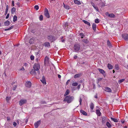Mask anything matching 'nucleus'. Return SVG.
<instances>
[{
	"label": "nucleus",
	"instance_id": "obj_38",
	"mask_svg": "<svg viewBox=\"0 0 128 128\" xmlns=\"http://www.w3.org/2000/svg\"><path fill=\"white\" fill-rule=\"evenodd\" d=\"M125 80V79H123L121 80H118L119 82H120V83H121L123 81H124Z\"/></svg>",
	"mask_w": 128,
	"mask_h": 128
},
{
	"label": "nucleus",
	"instance_id": "obj_8",
	"mask_svg": "<svg viewBox=\"0 0 128 128\" xmlns=\"http://www.w3.org/2000/svg\"><path fill=\"white\" fill-rule=\"evenodd\" d=\"M41 123V121L40 120H39L36 122L34 124V126L36 128H37L39 126Z\"/></svg>",
	"mask_w": 128,
	"mask_h": 128
},
{
	"label": "nucleus",
	"instance_id": "obj_42",
	"mask_svg": "<svg viewBox=\"0 0 128 128\" xmlns=\"http://www.w3.org/2000/svg\"><path fill=\"white\" fill-rule=\"evenodd\" d=\"M30 58L31 60H34V56L32 55L30 56Z\"/></svg>",
	"mask_w": 128,
	"mask_h": 128
},
{
	"label": "nucleus",
	"instance_id": "obj_30",
	"mask_svg": "<svg viewBox=\"0 0 128 128\" xmlns=\"http://www.w3.org/2000/svg\"><path fill=\"white\" fill-rule=\"evenodd\" d=\"M106 125L107 126L108 128L110 127L111 126V124L108 122H106Z\"/></svg>",
	"mask_w": 128,
	"mask_h": 128
},
{
	"label": "nucleus",
	"instance_id": "obj_2",
	"mask_svg": "<svg viewBox=\"0 0 128 128\" xmlns=\"http://www.w3.org/2000/svg\"><path fill=\"white\" fill-rule=\"evenodd\" d=\"M80 44H76L74 45V48L75 52H78L80 50Z\"/></svg>",
	"mask_w": 128,
	"mask_h": 128
},
{
	"label": "nucleus",
	"instance_id": "obj_3",
	"mask_svg": "<svg viewBox=\"0 0 128 128\" xmlns=\"http://www.w3.org/2000/svg\"><path fill=\"white\" fill-rule=\"evenodd\" d=\"M34 69L36 70H38L40 68V65L38 64H35L33 67Z\"/></svg>",
	"mask_w": 128,
	"mask_h": 128
},
{
	"label": "nucleus",
	"instance_id": "obj_10",
	"mask_svg": "<svg viewBox=\"0 0 128 128\" xmlns=\"http://www.w3.org/2000/svg\"><path fill=\"white\" fill-rule=\"evenodd\" d=\"M47 38H48V39L49 40H50V41L52 40V41L51 42H53V41L52 40H55V39H54V36H52V35H50V36H48V37Z\"/></svg>",
	"mask_w": 128,
	"mask_h": 128
},
{
	"label": "nucleus",
	"instance_id": "obj_35",
	"mask_svg": "<svg viewBox=\"0 0 128 128\" xmlns=\"http://www.w3.org/2000/svg\"><path fill=\"white\" fill-rule=\"evenodd\" d=\"M43 16L42 15H40L39 17V18L40 20H42L43 19Z\"/></svg>",
	"mask_w": 128,
	"mask_h": 128
},
{
	"label": "nucleus",
	"instance_id": "obj_29",
	"mask_svg": "<svg viewBox=\"0 0 128 128\" xmlns=\"http://www.w3.org/2000/svg\"><path fill=\"white\" fill-rule=\"evenodd\" d=\"M110 118L112 121L115 122H117L118 121V120L117 119L111 117Z\"/></svg>",
	"mask_w": 128,
	"mask_h": 128
},
{
	"label": "nucleus",
	"instance_id": "obj_16",
	"mask_svg": "<svg viewBox=\"0 0 128 128\" xmlns=\"http://www.w3.org/2000/svg\"><path fill=\"white\" fill-rule=\"evenodd\" d=\"M96 25L95 23H94L92 25V28L94 31L95 32L96 30Z\"/></svg>",
	"mask_w": 128,
	"mask_h": 128
},
{
	"label": "nucleus",
	"instance_id": "obj_36",
	"mask_svg": "<svg viewBox=\"0 0 128 128\" xmlns=\"http://www.w3.org/2000/svg\"><path fill=\"white\" fill-rule=\"evenodd\" d=\"M79 35L80 36H82L81 38H84V37L85 36L84 35V34L82 33H80L79 34Z\"/></svg>",
	"mask_w": 128,
	"mask_h": 128
},
{
	"label": "nucleus",
	"instance_id": "obj_9",
	"mask_svg": "<svg viewBox=\"0 0 128 128\" xmlns=\"http://www.w3.org/2000/svg\"><path fill=\"white\" fill-rule=\"evenodd\" d=\"M108 120V118L106 117H103L102 118V123L103 124H104Z\"/></svg>",
	"mask_w": 128,
	"mask_h": 128
},
{
	"label": "nucleus",
	"instance_id": "obj_18",
	"mask_svg": "<svg viewBox=\"0 0 128 128\" xmlns=\"http://www.w3.org/2000/svg\"><path fill=\"white\" fill-rule=\"evenodd\" d=\"M44 45L46 47H48L50 46V44L48 42H46L44 44Z\"/></svg>",
	"mask_w": 128,
	"mask_h": 128
},
{
	"label": "nucleus",
	"instance_id": "obj_12",
	"mask_svg": "<svg viewBox=\"0 0 128 128\" xmlns=\"http://www.w3.org/2000/svg\"><path fill=\"white\" fill-rule=\"evenodd\" d=\"M98 70L99 72L103 74V75L104 76H105V72L102 69H100V68H98Z\"/></svg>",
	"mask_w": 128,
	"mask_h": 128
},
{
	"label": "nucleus",
	"instance_id": "obj_62",
	"mask_svg": "<svg viewBox=\"0 0 128 128\" xmlns=\"http://www.w3.org/2000/svg\"><path fill=\"white\" fill-rule=\"evenodd\" d=\"M77 56L76 55H75L74 57V58L75 59H76L77 58Z\"/></svg>",
	"mask_w": 128,
	"mask_h": 128
},
{
	"label": "nucleus",
	"instance_id": "obj_24",
	"mask_svg": "<svg viewBox=\"0 0 128 128\" xmlns=\"http://www.w3.org/2000/svg\"><path fill=\"white\" fill-rule=\"evenodd\" d=\"M14 27V26L12 25V26L10 27L9 28H6L4 29V30L5 31H7L8 30H10L12 29Z\"/></svg>",
	"mask_w": 128,
	"mask_h": 128
},
{
	"label": "nucleus",
	"instance_id": "obj_5",
	"mask_svg": "<svg viewBox=\"0 0 128 128\" xmlns=\"http://www.w3.org/2000/svg\"><path fill=\"white\" fill-rule=\"evenodd\" d=\"M27 102V100L26 99H21L19 102V104L21 106L24 104H26Z\"/></svg>",
	"mask_w": 128,
	"mask_h": 128
},
{
	"label": "nucleus",
	"instance_id": "obj_32",
	"mask_svg": "<svg viewBox=\"0 0 128 128\" xmlns=\"http://www.w3.org/2000/svg\"><path fill=\"white\" fill-rule=\"evenodd\" d=\"M107 44L109 46H112L109 40H108L107 42Z\"/></svg>",
	"mask_w": 128,
	"mask_h": 128
},
{
	"label": "nucleus",
	"instance_id": "obj_28",
	"mask_svg": "<svg viewBox=\"0 0 128 128\" xmlns=\"http://www.w3.org/2000/svg\"><path fill=\"white\" fill-rule=\"evenodd\" d=\"M90 107L91 109L93 110L94 108V104L92 102H91L90 105Z\"/></svg>",
	"mask_w": 128,
	"mask_h": 128
},
{
	"label": "nucleus",
	"instance_id": "obj_14",
	"mask_svg": "<svg viewBox=\"0 0 128 128\" xmlns=\"http://www.w3.org/2000/svg\"><path fill=\"white\" fill-rule=\"evenodd\" d=\"M44 84H46V82L45 78L44 76L42 77V80H40Z\"/></svg>",
	"mask_w": 128,
	"mask_h": 128
},
{
	"label": "nucleus",
	"instance_id": "obj_20",
	"mask_svg": "<svg viewBox=\"0 0 128 128\" xmlns=\"http://www.w3.org/2000/svg\"><path fill=\"white\" fill-rule=\"evenodd\" d=\"M81 76V74H75L74 77V78H78L79 77H80Z\"/></svg>",
	"mask_w": 128,
	"mask_h": 128
},
{
	"label": "nucleus",
	"instance_id": "obj_45",
	"mask_svg": "<svg viewBox=\"0 0 128 128\" xmlns=\"http://www.w3.org/2000/svg\"><path fill=\"white\" fill-rule=\"evenodd\" d=\"M16 87H17L16 86H14L13 87V88H12L13 90H15L16 89Z\"/></svg>",
	"mask_w": 128,
	"mask_h": 128
},
{
	"label": "nucleus",
	"instance_id": "obj_58",
	"mask_svg": "<svg viewBox=\"0 0 128 128\" xmlns=\"http://www.w3.org/2000/svg\"><path fill=\"white\" fill-rule=\"evenodd\" d=\"M9 16V14H8L6 16V19L8 18Z\"/></svg>",
	"mask_w": 128,
	"mask_h": 128
},
{
	"label": "nucleus",
	"instance_id": "obj_22",
	"mask_svg": "<svg viewBox=\"0 0 128 128\" xmlns=\"http://www.w3.org/2000/svg\"><path fill=\"white\" fill-rule=\"evenodd\" d=\"M82 21L83 22H84L85 24L88 25L89 26H90V24L89 22H88L87 21L84 20H83Z\"/></svg>",
	"mask_w": 128,
	"mask_h": 128
},
{
	"label": "nucleus",
	"instance_id": "obj_15",
	"mask_svg": "<svg viewBox=\"0 0 128 128\" xmlns=\"http://www.w3.org/2000/svg\"><path fill=\"white\" fill-rule=\"evenodd\" d=\"M105 90L108 92H111L112 90L111 89L108 87H106L105 88Z\"/></svg>",
	"mask_w": 128,
	"mask_h": 128
},
{
	"label": "nucleus",
	"instance_id": "obj_37",
	"mask_svg": "<svg viewBox=\"0 0 128 128\" xmlns=\"http://www.w3.org/2000/svg\"><path fill=\"white\" fill-rule=\"evenodd\" d=\"M78 85V83L77 82H74L72 84V85L73 86H76Z\"/></svg>",
	"mask_w": 128,
	"mask_h": 128
},
{
	"label": "nucleus",
	"instance_id": "obj_13",
	"mask_svg": "<svg viewBox=\"0 0 128 128\" xmlns=\"http://www.w3.org/2000/svg\"><path fill=\"white\" fill-rule=\"evenodd\" d=\"M107 14H108V16L110 17L114 18L115 17V16L113 14H108V12H106V15H107Z\"/></svg>",
	"mask_w": 128,
	"mask_h": 128
},
{
	"label": "nucleus",
	"instance_id": "obj_31",
	"mask_svg": "<svg viewBox=\"0 0 128 128\" xmlns=\"http://www.w3.org/2000/svg\"><path fill=\"white\" fill-rule=\"evenodd\" d=\"M102 108H99L98 107H97L96 110V112H100Z\"/></svg>",
	"mask_w": 128,
	"mask_h": 128
},
{
	"label": "nucleus",
	"instance_id": "obj_1",
	"mask_svg": "<svg viewBox=\"0 0 128 128\" xmlns=\"http://www.w3.org/2000/svg\"><path fill=\"white\" fill-rule=\"evenodd\" d=\"M74 98L73 96L70 95L66 96L64 99V102H66L68 103L71 102L74 99Z\"/></svg>",
	"mask_w": 128,
	"mask_h": 128
},
{
	"label": "nucleus",
	"instance_id": "obj_40",
	"mask_svg": "<svg viewBox=\"0 0 128 128\" xmlns=\"http://www.w3.org/2000/svg\"><path fill=\"white\" fill-rule=\"evenodd\" d=\"M98 20V18L95 19V22L96 23H98L99 22Z\"/></svg>",
	"mask_w": 128,
	"mask_h": 128
},
{
	"label": "nucleus",
	"instance_id": "obj_56",
	"mask_svg": "<svg viewBox=\"0 0 128 128\" xmlns=\"http://www.w3.org/2000/svg\"><path fill=\"white\" fill-rule=\"evenodd\" d=\"M7 119L8 121L10 120V119L9 117L8 116L7 118Z\"/></svg>",
	"mask_w": 128,
	"mask_h": 128
},
{
	"label": "nucleus",
	"instance_id": "obj_11",
	"mask_svg": "<svg viewBox=\"0 0 128 128\" xmlns=\"http://www.w3.org/2000/svg\"><path fill=\"white\" fill-rule=\"evenodd\" d=\"M49 62V58L47 56L45 57L44 59V63L45 64H48Z\"/></svg>",
	"mask_w": 128,
	"mask_h": 128
},
{
	"label": "nucleus",
	"instance_id": "obj_52",
	"mask_svg": "<svg viewBox=\"0 0 128 128\" xmlns=\"http://www.w3.org/2000/svg\"><path fill=\"white\" fill-rule=\"evenodd\" d=\"M24 66L26 67L28 66V64L27 63H25L24 64Z\"/></svg>",
	"mask_w": 128,
	"mask_h": 128
},
{
	"label": "nucleus",
	"instance_id": "obj_33",
	"mask_svg": "<svg viewBox=\"0 0 128 128\" xmlns=\"http://www.w3.org/2000/svg\"><path fill=\"white\" fill-rule=\"evenodd\" d=\"M17 17L16 16L14 15L13 17V21L14 22H15L17 20Z\"/></svg>",
	"mask_w": 128,
	"mask_h": 128
},
{
	"label": "nucleus",
	"instance_id": "obj_43",
	"mask_svg": "<svg viewBox=\"0 0 128 128\" xmlns=\"http://www.w3.org/2000/svg\"><path fill=\"white\" fill-rule=\"evenodd\" d=\"M13 124L14 127H16V126L17 124L15 122H13Z\"/></svg>",
	"mask_w": 128,
	"mask_h": 128
},
{
	"label": "nucleus",
	"instance_id": "obj_47",
	"mask_svg": "<svg viewBox=\"0 0 128 128\" xmlns=\"http://www.w3.org/2000/svg\"><path fill=\"white\" fill-rule=\"evenodd\" d=\"M96 114L98 116H100L101 115V112H96Z\"/></svg>",
	"mask_w": 128,
	"mask_h": 128
},
{
	"label": "nucleus",
	"instance_id": "obj_46",
	"mask_svg": "<svg viewBox=\"0 0 128 128\" xmlns=\"http://www.w3.org/2000/svg\"><path fill=\"white\" fill-rule=\"evenodd\" d=\"M82 114L85 116H87V112H81Z\"/></svg>",
	"mask_w": 128,
	"mask_h": 128
},
{
	"label": "nucleus",
	"instance_id": "obj_54",
	"mask_svg": "<svg viewBox=\"0 0 128 128\" xmlns=\"http://www.w3.org/2000/svg\"><path fill=\"white\" fill-rule=\"evenodd\" d=\"M12 6H14V1H12Z\"/></svg>",
	"mask_w": 128,
	"mask_h": 128
},
{
	"label": "nucleus",
	"instance_id": "obj_19",
	"mask_svg": "<svg viewBox=\"0 0 128 128\" xmlns=\"http://www.w3.org/2000/svg\"><path fill=\"white\" fill-rule=\"evenodd\" d=\"M35 69H32L31 71L30 72V73L31 74H36V72Z\"/></svg>",
	"mask_w": 128,
	"mask_h": 128
},
{
	"label": "nucleus",
	"instance_id": "obj_23",
	"mask_svg": "<svg viewBox=\"0 0 128 128\" xmlns=\"http://www.w3.org/2000/svg\"><path fill=\"white\" fill-rule=\"evenodd\" d=\"M74 3L76 4H77L78 5L80 4H81L80 2L79 1L77 0H74Z\"/></svg>",
	"mask_w": 128,
	"mask_h": 128
},
{
	"label": "nucleus",
	"instance_id": "obj_39",
	"mask_svg": "<svg viewBox=\"0 0 128 128\" xmlns=\"http://www.w3.org/2000/svg\"><path fill=\"white\" fill-rule=\"evenodd\" d=\"M34 8H35L36 10H38L39 8L38 6V5H36L34 7Z\"/></svg>",
	"mask_w": 128,
	"mask_h": 128
},
{
	"label": "nucleus",
	"instance_id": "obj_53",
	"mask_svg": "<svg viewBox=\"0 0 128 128\" xmlns=\"http://www.w3.org/2000/svg\"><path fill=\"white\" fill-rule=\"evenodd\" d=\"M6 10L8 11V5H7L6 6Z\"/></svg>",
	"mask_w": 128,
	"mask_h": 128
},
{
	"label": "nucleus",
	"instance_id": "obj_7",
	"mask_svg": "<svg viewBox=\"0 0 128 128\" xmlns=\"http://www.w3.org/2000/svg\"><path fill=\"white\" fill-rule=\"evenodd\" d=\"M32 85L31 82L30 81H28L26 82L25 84L26 86L28 88H30L31 87Z\"/></svg>",
	"mask_w": 128,
	"mask_h": 128
},
{
	"label": "nucleus",
	"instance_id": "obj_17",
	"mask_svg": "<svg viewBox=\"0 0 128 128\" xmlns=\"http://www.w3.org/2000/svg\"><path fill=\"white\" fill-rule=\"evenodd\" d=\"M10 22L8 20H7L4 22V24L5 26H8L10 24Z\"/></svg>",
	"mask_w": 128,
	"mask_h": 128
},
{
	"label": "nucleus",
	"instance_id": "obj_25",
	"mask_svg": "<svg viewBox=\"0 0 128 128\" xmlns=\"http://www.w3.org/2000/svg\"><path fill=\"white\" fill-rule=\"evenodd\" d=\"M108 68L109 69H112V68L113 66L111 64H108L107 65Z\"/></svg>",
	"mask_w": 128,
	"mask_h": 128
},
{
	"label": "nucleus",
	"instance_id": "obj_26",
	"mask_svg": "<svg viewBox=\"0 0 128 128\" xmlns=\"http://www.w3.org/2000/svg\"><path fill=\"white\" fill-rule=\"evenodd\" d=\"M16 9L14 7H13L12 8L11 10V13L12 14H14L15 12Z\"/></svg>",
	"mask_w": 128,
	"mask_h": 128
},
{
	"label": "nucleus",
	"instance_id": "obj_49",
	"mask_svg": "<svg viewBox=\"0 0 128 128\" xmlns=\"http://www.w3.org/2000/svg\"><path fill=\"white\" fill-rule=\"evenodd\" d=\"M82 101V99L81 98H80V99L79 100V102H80V105H81Z\"/></svg>",
	"mask_w": 128,
	"mask_h": 128
},
{
	"label": "nucleus",
	"instance_id": "obj_4",
	"mask_svg": "<svg viewBox=\"0 0 128 128\" xmlns=\"http://www.w3.org/2000/svg\"><path fill=\"white\" fill-rule=\"evenodd\" d=\"M44 14L45 16L47 18H49L50 16L48 13V10L46 8H45L44 10Z\"/></svg>",
	"mask_w": 128,
	"mask_h": 128
},
{
	"label": "nucleus",
	"instance_id": "obj_50",
	"mask_svg": "<svg viewBox=\"0 0 128 128\" xmlns=\"http://www.w3.org/2000/svg\"><path fill=\"white\" fill-rule=\"evenodd\" d=\"M102 78H99L98 79V80L99 82L101 81H102Z\"/></svg>",
	"mask_w": 128,
	"mask_h": 128
},
{
	"label": "nucleus",
	"instance_id": "obj_34",
	"mask_svg": "<svg viewBox=\"0 0 128 128\" xmlns=\"http://www.w3.org/2000/svg\"><path fill=\"white\" fill-rule=\"evenodd\" d=\"M82 41L86 44H87L89 42V41L87 39H84Z\"/></svg>",
	"mask_w": 128,
	"mask_h": 128
},
{
	"label": "nucleus",
	"instance_id": "obj_44",
	"mask_svg": "<svg viewBox=\"0 0 128 128\" xmlns=\"http://www.w3.org/2000/svg\"><path fill=\"white\" fill-rule=\"evenodd\" d=\"M94 8L97 11H98V7L97 6H93Z\"/></svg>",
	"mask_w": 128,
	"mask_h": 128
},
{
	"label": "nucleus",
	"instance_id": "obj_51",
	"mask_svg": "<svg viewBox=\"0 0 128 128\" xmlns=\"http://www.w3.org/2000/svg\"><path fill=\"white\" fill-rule=\"evenodd\" d=\"M70 82V80H68L66 83V85H68Z\"/></svg>",
	"mask_w": 128,
	"mask_h": 128
},
{
	"label": "nucleus",
	"instance_id": "obj_55",
	"mask_svg": "<svg viewBox=\"0 0 128 128\" xmlns=\"http://www.w3.org/2000/svg\"><path fill=\"white\" fill-rule=\"evenodd\" d=\"M85 62H80V64H85Z\"/></svg>",
	"mask_w": 128,
	"mask_h": 128
},
{
	"label": "nucleus",
	"instance_id": "obj_27",
	"mask_svg": "<svg viewBox=\"0 0 128 128\" xmlns=\"http://www.w3.org/2000/svg\"><path fill=\"white\" fill-rule=\"evenodd\" d=\"M70 93V91L68 90H67L66 91V92L64 95V96H66V95H67L68 94Z\"/></svg>",
	"mask_w": 128,
	"mask_h": 128
},
{
	"label": "nucleus",
	"instance_id": "obj_59",
	"mask_svg": "<svg viewBox=\"0 0 128 128\" xmlns=\"http://www.w3.org/2000/svg\"><path fill=\"white\" fill-rule=\"evenodd\" d=\"M48 113L44 114V117H46V116L47 115H48Z\"/></svg>",
	"mask_w": 128,
	"mask_h": 128
},
{
	"label": "nucleus",
	"instance_id": "obj_61",
	"mask_svg": "<svg viewBox=\"0 0 128 128\" xmlns=\"http://www.w3.org/2000/svg\"><path fill=\"white\" fill-rule=\"evenodd\" d=\"M80 84H79L78 86L77 87V88L78 89H79V88H80Z\"/></svg>",
	"mask_w": 128,
	"mask_h": 128
},
{
	"label": "nucleus",
	"instance_id": "obj_57",
	"mask_svg": "<svg viewBox=\"0 0 128 128\" xmlns=\"http://www.w3.org/2000/svg\"><path fill=\"white\" fill-rule=\"evenodd\" d=\"M25 70L24 68L23 67H22V68L20 69V70L24 71Z\"/></svg>",
	"mask_w": 128,
	"mask_h": 128
},
{
	"label": "nucleus",
	"instance_id": "obj_48",
	"mask_svg": "<svg viewBox=\"0 0 128 128\" xmlns=\"http://www.w3.org/2000/svg\"><path fill=\"white\" fill-rule=\"evenodd\" d=\"M115 67L116 69L117 70H118L119 69V67L118 65H116Z\"/></svg>",
	"mask_w": 128,
	"mask_h": 128
},
{
	"label": "nucleus",
	"instance_id": "obj_64",
	"mask_svg": "<svg viewBox=\"0 0 128 128\" xmlns=\"http://www.w3.org/2000/svg\"><path fill=\"white\" fill-rule=\"evenodd\" d=\"M68 23H66L65 24V26L66 27V26H68Z\"/></svg>",
	"mask_w": 128,
	"mask_h": 128
},
{
	"label": "nucleus",
	"instance_id": "obj_41",
	"mask_svg": "<svg viewBox=\"0 0 128 128\" xmlns=\"http://www.w3.org/2000/svg\"><path fill=\"white\" fill-rule=\"evenodd\" d=\"M10 97H7L6 98V101L7 102H8L9 100H10Z\"/></svg>",
	"mask_w": 128,
	"mask_h": 128
},
{
	"label": "nucleus",
	"instance_id": "obj_63",
	"mask_svg": "<svg viewBox=\"0 0 128 128\" xmlns=\"http://www.w3.org/2000/svg\"><path fill=\"white\" fill-rule=\"evenodd\" d=\"M94 98H98V96L97 94H96L94 96Z\"/></svg>",
	"mask_w": 128,
	"mask_h": 128
},
{
	"label": "nucleus",
	"instance_id": "obj_6",
	"mask_svg": "<svg viewBox=\"0 0 128 128\" xmlns=\"http://www.w3.org/2000/svg\"><path fill=\"white\" fill-rule=\"evenodd\" d=\"M122 38L124 40L126 41L128 40V34H124L122 35Z\"/></svg>",
	"mask_w": 128,
	"mask_h": 128
},
{
	"label": "nucleus",
	"instance_id": "obj_60",
	"mask_svg": "<svg viewBox=\"0 0 128 128\" xmlns=\"http://www.w3.org/2000/svg\"><path fill=\"white\" fill-rule=\"evenodd\" d=\"M20 3L19 2H18L16 3V4L19 7H20Z\"/></svg>",
	"mask_w": 128,
	"mask_h": 128
},
{
	"label": "nucleus",
	"instance_id": "obj_21",
	"mask_svg": "<svg viewBox=\"0 0 128 128\" xmlns=\"http://www.w3.org/2000/svg\"><path fill=\"white\" fill-rule=\"evenodd\" d=\"M64 6V8L67 10H69L70 9V7L69 6L67 5H65L64 3H63Z\"/></svg>",
	"mask_w": 128,
	"mask_h": 128
}]
</instances>
